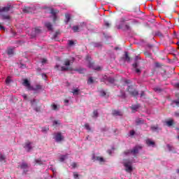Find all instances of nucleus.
<instances>
[{
	"label": "nucleus",
	"mask_w": 179,
	"mask_h": 179,
	"mask_svg": "<svg viewBox=\"0 0 179 179\" xmlns=\"http://www.w3.org/2000/svg\"><path fill=\"white\" fill-rule=\"evenodd\" d=\"M41 85H36V87H31V90H34V91H36V90H41Z\"/></svg>",
	"instance_id": "obj_25"
},
{
	"label": "nucleus",
	"mask_w": 179,
	"mask_h": 179,
	"mask_svg": "<svg viewBox=\"0 0 179 179\" xmlns=\"http://www.w3.org/2000/svg\"><path fill=\"white\" fill-rule=\"evenodd\" d=\"M66 157V156H65V155L61 156L60 158H59V162H64Z\"/></svg>",
	"instance_id": "obj_41"
},
{
	"label": "nucleus",
	"mask_w": 179,
	"mask_h": 179,
	"mask_svg": "<svg viewBox=\"0 0 179 179\" xmlns=\"http://www.w3.org/2000/svg\"><path fill=\"white\" fill-rule=\"evenodd\" d=\"M157 36H159L160 37H163V34H162V32L158 31L157 32Z\"/></svg>",
	"instance_id": "obj_57"
},
{
	"label": "nucleus",
	"mask_w": 179,
	"mask_h": 179,
	"mask_svg": "<svg viewBox=\"0 0 179 179\" xmlns=\"http://www.w3.org/2000/svg\"><path fill=\"white\" fill-rule=\"evenodd\" d=\"M150 130L152 132H159V131H162V127H159V124L152 125L150 127Z\"/></svg>",
	"instance_id": "obj_11"
},
{
	"label": "nucleus",
	"mask_w": 179,
	"mask_h": 179,
	"mask_svg": "<svg viewBox=\"0 0 179 179\" xmlns=\"http://www.w3.org/2000/svg\"><path fill=\"white\" fill-rule=\"evenodd\" d=\"M22 97L24 98V100H27V95H26V94H24L22 95Z\"/></svg>",
	"instance_id": "obj_62"
},
{
	"label": "nucleus",
	"mask_w": 179,
	"mask_h": 179,
	"mask_svg": "<svg viewBox=\"0 0 179 179\" xmlns=\"http://www.w3.org/2000/svg\"><path fill=\"white\" fill-rule=\"evenodd\" d=\"M154 90H155V92H157L158 93H160L162 91V88H160L159 87L154 88Z\"/></svg>",
	"instance_id": "obj_39"
},
{
	"label": "nucleus",
	"mask_w": 179,
	"mask_h": 179,
	"mask_svg": "<svg viewBox=\"0 0 179 179\" xmlns=\"http://www.w3.org/2000/svg\"><path fill=\"white\" fill-rule=\"evenodd\" d=\"M10 9V6H8L6 7H3L1 9H0V12H9Z\"/></svg>",
	"instance_id": "obj_22"
},
{
	"label": "nucleus",
	"mask_w": 179,
	"mask_h": 179,
	"mask_svg": "<svg viewBox=\"0 0 179 179\" xmlns=\"http://www.w3.org/2000/svg\"><path fill=\"white\" fill-rule=\"evenodd\" d=\"M124 27H125L126 30H129L131 29V27H129V24H126Z\"/></svg>",
	"instance_id": "obj_59"
},
{
	"label": "nucleus",
	"mask_w": 179,
	"mask_h": 179,
	"mask_svg": "<svg viewBox=\"0 0 179 179\" xmlns=\"http://www.w3.org/2000/svg\"><path fill=\"white\" fill-rule=\"evenodd\" d=\"M130 135L131 136H134V135H135V131H134V130L130 131Z\"/></svg>",
	"instance_id": "obj_60"
},
{
	"label": "nucleus",
	"mask_w": 179,
	"mask_h": 179,
	"mask_svg": "<svg viewBox=\"0 0 179 179\" xmlns=\"http://www.w3.org/2000/svg\"><path fill=\"white\" fill-rule=\"evenodd\" d=\"M146 145H148V146L155 147V141H152L150 139H147Z\"/></svg>",
	"instance_id": "obj_21"
},
{
	"label": "nucleus",
	"mask_w": 179,
	"mask_h": 179,
	"mask_svg": "<svg viewBox=\"0 0 179 179\" xmlns=\"http://www.w3.org/2000/svg\"><path fill=\"white\" fill-rule=\"evenodd\" d=\"M45 26L48 29V30H49L50 31H52L53 28H52V24H51V22H45Z\"/></svg>",
	"instance_id": "obj_16"
},
{
	"label": "nucleus",
	"mask_w": 179,
	"mask_h": 179,
	"mask_svg": "<svg viewBox=\"0 0 179 179\" xmlns=\"http://www.w3.org/2000/svg\"><path fill=\"white\" fill-rule=\"evenodd\" d=\"M155 65L156 68H162V64L159 62H155Z\"/></svg>",
	"instance_id": "obj_45"
},
{
	"label": "nucleus",
	"mask_w": 179,
	"mask_h": 179,
	"mask_svg": "<svg viewBox=\"0 0 179 179\" xmlns=\"http://www.w3.org/2000/svg\"><path fill=\"white\" fill-rule=\"evenodd\" d=\"M73 177H74L75 179L78 178L79 174H78V172H74L73 173Z\"/></svg>",
	"instance_id": "obj_47"
},
{
	"label": "nucleus",
	"mask_w": 179,
	"mask_h": 179,
	"mask_svg": "<svg viewBox=\"0 0 179 179\" xmlns=\"http://www.w3.org/2000/svg\"><path fill=\"white\" fill-rule=\"evenodd\" d=\"M142 149V146L141 145H136L132 150H131V155H137V153H139V150Z\"/></svg>",
	"instance_id": "obj_8"
},
{
	"label": "nucleus",
	"mask_w": 179,
	"mask_h": 179,
	"mask_svg": "<svg viewBox=\"0 0 179 179\" xmlns=\"http://www.w3.org/2000/svg\"><path fill=\"white\" fill-rule=\"evenodd\" d=\"M94 83V80H93V77H90L87 80V85H92Z\"/></svg>",
	"instance_id": "obj_28"
},
{
	"label": "nucleus",
	"mask_w": 179,
	"mask_h": 179,
	"mask_svg": "<svg viewBox=\"0 0 179 179\" xmlns=\"http://www.w3.org/2000/svg\"><path fill=\"white\" fill-rule=\"evenodd\" d=\"M136 125H141L145 124V120H143L142 118H137L136 120Z\"/></svg>",
	"instance_id": "obj_17"
},
{
	"label": "nucleus",
	"mask_w": 179,
	"mask_h": 179,
	"mask_svg": "<svg viewBox=\"0 0 179 179\" xmlns=\"http://www.w3.org/2000/svg\"><path fill=\"white\" fill-rule=\"evenodd\" d=\"M129 20H131V18H129V15L123 16L120 19L121 23H125V22H129Z\"/></svg>",
	"instance_id": "obj_15"
},
{
	"label": "nucleus",
	"mask_w": 179,
	"mask_h": 179,
	"mask_svg": "<svg viewBox=\"0 0 179 179\" xmlns=\"http://www.w3.org/2000/svg\"><path fill=\"white\" fill-rule=\"evenodd\" d=\"M51 107L52 110H53L54 111H58L59 110L58 106H57L55 103L52 104Z\"/></svg>",
	"instance_id": "obj_27"
},
{
	"label": "nucleus",
	"mask_w": 179,
	"mask_h": 179,
	"mask_svg": "<svg viewBox=\"0 0 179 179\" xmlns=\"http://www.w3.org/2000/svg\"><path fill=\"white\" fill-rule=\"evenodd\" d=\"M145 91H141V94H140V96H141V97H145Z\"/></svg>",
	"instance_id": "obj_54"
},
{
	"label": "nucleus",
	"mask_w": 179,
	"mask_h": 179,
	"mask_svg": "<svg viewBox=\"0 0 179 179\" xmlns=\"http://www.w3.org/2000/svg\"><path fill=\"white\" fill-rule=\"evenodd\" d=\"M50 13L53 15V22L55 23L57 22V13H59V10L52 8Z\"/></svg>",
	"instance_id": "obj_10"
},
{
	"label": "nucleus",
	"mask_w": 179,
	"mask_h": 179,
	"mask_svg": "<svg viewBox=\"0 0 179 179\" xmlns=\"http://www.w3.org/2000/svg\"><path fill=\"white\" fill-rule=\"evenodd\" d=\"M104 25L106 27H110L111 26V23H109L108 21L104 20Z\"/></svg>",
	"instance_id": "obj_38"
},
{
	"label": "nucleus",
	"mask_w": 179,
	"mask_h": 179,
	"mask_svg": "<svg viewBox=\"0 0 179 179\" xmlns=\"http://www.w3.org/2000/svg\"><path fill=\"white\" fill-rule=\"evenodd\" d=\"M165 123L167 127H173V125H174V120L173 119H171L168 121H166Z\"/></svg>",
	"instance_id": "obj_18"
},
{
	"label": "nucleus",
	"mask_w": 179,
	"mask_h": 179,
	"mask_svg": "<svg viewBox=\"0 0 179 179\" xmlns=\"http://www.w3.org/2000/svg\"><path fill=\"white\" fill-rule=\"evenodd\" d=\"M80 92V90H79V88H76L73 90V91L71 92V93H73V94L78 96L79 94V92Z\"/></svg>",
	"instance_id": "obj_24"
},
{
	"label": "nucleus",
	"mask_w": 179,
	"mask_h": 179,
	"mask_svg": "<svg viewBox=\"0 0 179 179\" xmlns=\"http://www.w3.org/2000/svg\"><path fill=\"white\" fill-rule=\"evenodd\" d=\"M22 85L23 86H25L26 87H27L28 90H31V85H30V82H29V80L24 79Z\"/></svg>",
	"instance_id": "obj_13"
},
{
	"label": "nucleus",
	"mask_w": 179,
	"mask_h": 179,
	"mask_svg": "<svg viewBox=\"0 0 179 179\" xmlns=\"http://www.w3.org/2000/svg\"><path fill=\"white\" fill-rule=\"evenodd\" d=\"M129 153H131V150H127L124 152V155L125 156H128V155H129Z\"/></svg>",
	"instance_id": "obj_43"
},
{
	"label": "nucleus",
	"mask_w": 179,
	"mask_h": 179,
	"mask_svg": "<svg viewBox=\"0 0 179 179\" xmlns=\"http://www.w3.org/2000/svg\"><path fill=\"white\" fill-rule=\"evenodd\" d=\"M7 54L9 57H12L14 54V52H13V49L12 48H8L7 50Z\"/></svg>",
	"instance_id": "obj_23"
},
{
	"label": "nucleus",
	"mask_w": 179,
	"mask_h": 179,
	"mask_svg": "<svg viewBox=\"0 0 179 179\" xmlns=\"http://www.w3.org/2000/svg\"><path fill=\"white\" fill-rule=\"evenodd\" d=\"M3 19L9 20V15H4L3 16Z\"/></svg>",
	"instance_id": "obj_63"
},
{
	"label": "nucleus",
	"mask_w": 179,
	"mask_h": 179,
	"mask_svg": "<svg viewBox=\"0 0 179 179\" xmlns=\"http://www.w3.org/2000/svg\"><path fill=\"white\" fill-rule=\"evenodd\" d=\"M141 107V105L139 103L136 104V105H131V113H136L138 111V109Z\"/></svg>",
	"instance_id": "obj_14"
},
{
	"label": "nucleus",
	"mask_w": 179,
	"mask_h": 179,
	"mask_svg": "<svg viewBox=\"0 0 179 179\" xmlns=\"http://www.w3.org/2000/svg\"><path fill=\"white\" fill-rule=\"evenodd\" d=\"M71 166H72L73 169H76V166H77L76 162H73V163L71 164Z\"/></svg>",
	"instance_id": "obj_56"
},
{
	"label": "nucleus",
	"mask_w": 179,
	"mask_h": 179,
	"mask_svg": "<svg viewBox=\"0 0 179 179\" xmlns=\"http://www.w3.org/2000/svg\"><path fill=\"white\" fill-rule=\"evenodd\" d=\"M41 62H42L43 65H44V64H47V59H45V58L42 59Z\"/></svg>",
	"instance_id": "obj_51"
},
{
	"label": "nucleus",
	"mask_w": 179,
	"mask_h": 179,
	"mask_svg": "<svg viewBox=\"0 0 179 179\" xmlns=\"http://www.w3.org/2000/svg\"><path fill=\"white\" fill-rule=\"evenodd\" d=\"M72 29H73V31L74 33H78V31H79V27H78V26H73V27H72Z\"/></svg>",
	"instance_id": "obj_32"
},
{
	"label": "nucleus",
	"mask_w": 179,
	"mask_h": 179,
	"mask_svg": "<svg viewBox=\"0 0 179 179\" xmlns=\"http://www.w3.org/2000/svg\"><path fill=\"white\" fill-rule=\"evenodd\" d=\"M24 149L27 150V152H30L33 147H31V143L30 141H27L24 145Z\"/></svg>",
	"instance_id": "obj_12"
},
{
	"label": "nucleus",
	"mask_w": 179,
	"mask_h": 179,
	"mask_svg": "<svg viewBox=\"0 0 179 179\" xmlns=\"http://www.w3.org/2000/svg\"><path fill=\"white\" fill-rule=\"evenodd\" d=\"M54 139L56 142H62V141H64V137L61 132H57L54 134Z\"/></svg>",
	"instance_id": "obj_6"
},
{
	"label": "nucleus",
	"mask_w": 179,
	"mask_h": 179,
	"mask_svg": "<svg viewBox=\"0 0 179 179\" xmlns=\"http://www.w3.org/2000/svg\"><path fill=\"white\" fill-rule=\"evenodd\" d=\"M65 17H66V22L68 23L69 20H71V15L69 14H66Z\"/></svg>",
	"instance_id": "obj_37"
},
{
	"label": "nucleus",
	"mask_w": 179,
	"mask_h": 179,
	"mask_svg": "<svg viewBox=\"0 0 179 179\" xmlns=\"http://www.w3.org/2000/svg\"><path fill=\"white\" fill-rule=\"evenodd\" d=\"M123 166H124L125 171H127V173H132V171L134 170L132 168V162L129 161V159H124Z\"/></svg>",
	"instance_id": "obj_1"
},
{
	"label": "nucleus",
	"mask_w": 179,
	"mask_h": 179,
	"mask_svg": "<svg viewBox=\"0 0 179 179\" xmlns=\"http://www.w3.org/2000/svg\"><path fill=\"white\" fill-rule=\"evenodd\" d=\"M94 47L100 48L101 47V44L100 43H94Z\"/></svg>",
	"instance_id": "obj_42"
},
{
	"label": "nucleus",
	"mask_w": 179,
	"mask_h": 179,
	"mask_svg": "<svg viewBox=\"0 0 179 179\" xmlns=\"http://www.w3.org/2000/svg\"><path fill=\"white\" fill-rule=\"evenodd\" d=\"M113 115H122L121 114V112L118 111V110H113V113H112Z\"/></svg>",
	"instance_id": "obj_30"
},
{
	"label": "nucleus",
	"mask_w": 179,
	"mask_h": 179,
	"mask_svg": "<svg viewBox=\"0 0 179 179\" xmlns=\"http://www.w3.org/2000/svg\"><path fill=\"white\" fill-rule=\"evenodd\" d=\"M174 115H175V117H176V118H179V113L178 112H175Z\"/></svg>",
	"instance_id": "obj_58"
},
{
	"label": "nucleus",
	"mask_w": 179,
	"mask_h": 179,
	"mask_svg": "<svg viewBox=\"0 0 179 179\" xmlns=\"http://www.w3.org/2000/svg\"><path fill=\"white\" fill-rule=\"evenodd\" d=\"M63 65H65L66 67L62 66L61 67V71H69V69H71L68 66H69L71 65V60H69V59H65L63 62Z\"/></svg>",
	"instance_id": "obj_2"
},
{
	"label": "nucleus",
	"mask_w": 179,
	"mask_h": 179,
	"mask_svg": "<svg viewBox=\"0 0 179 179\" xmlns=\"http://www.w3.org/2000/svg\"><path fill=\"white\" fill-rule=\"evenodd\" d=\"M5 160V156L0 153V162H3Z\"/></svg>",
	"instance_id": "obj_44"
},
{
	"label": "nucleus",
	"mask_w": 179,
	"mask_h": 179,
	"mask_svg": "<svg viewBox=\"0 0 179 179\" xmlns=\"http://www.w3.org/2000/svg\"><path fill=\"white\" fill-rule=\"evenodd\" d=\"M41 30L38 28H35V33L36 34H38V33H41Z\"/></svg>",
	"instance_id": "obj_48"
},
{
	"label": "nucleus",
	"mask_w": 179,
	"mask_h": 179,
	"mask_svg": "<svg viewBox=\"0 0 179 179\" xmlns=\"http://www.w3.org/2000/svg\"><path fill=\"white\" fill-rule=\"evenodd\" d=\"M89 68H93L94 71H100V69H101V68L99 66L96 67H93V64L92 63L89 64Z\"/></svg>",
	"instance_id": "obj_26"
},
{
	"label": "nucleus",
	"mask_w": 179,
	"mask_h": 179,
	"mask_svg": "<svg viewBox=\"0 0 179 179\" xmlns=\"http://www.w3.org/2000/svg\"><path fill=\"white\" fill-rule=\"evenodd\" d=\"M31 106L34 107V111H36V113H40V111H41V107L36 106H37V100H36V99L31 100Z\"/></svg>",
	"instance_id": "obj_5"
},
{
	"label": "nucleus",
	"mask_w": 179,
	"mask_h": 179,
	"mask_svg": "<svg viewBox=\"0 0 179 179\" xmlns=\"http://www.w3.org/2000/svg\"><path fill=\"white\" fill-rule=\"evenodd\" d=\"M173 103L176 104L178 107H179V101H173Z\"/></svg>",
	"instance_id": "obj_61"
},
{
	"label": "nucleus",
	"mask_w": 179,
	"mask_h": 179,
	"mask_svg": "<svg viewBox=\"0 0 179 179\" xmlns=\"http://www.w3.org/2000/svg\"><path fill=\"white\" fill-rule=\"evenodd\" d=\"M138 67H139V64L138 62L133 64V68H134L136 73L141 75L142 71L141 70V69H138Z\"/></svg>",
	"instance_id": "obj_9"
},
{
	"label": "nucleus",
	"mask_w": 179,
	"mask_h": 179,
	"mask_svg": "<svg viewBox=\"0 0 179 179\" xmlns=\"http://www.w3.org/2000/svg\"><path fill=\"white\" fill-rule=\"evenodd\" d=\"M68 45L69 47H73V45H75V42L72 40H69Z\"/></svg>",
	"instance_id": "obj_33"
},
{
	"label": "nucleus",
	"mask_w": 179,
	"mask_h": 179,
	"mask_svg": "<svg viewBox=\"0 0 179 179\" xmlns=\"http://www.w3.org/2000/svg\"><path fill=\"white\" fill-rule=\"evenodd\" d=\"M22 12H24V13H31L32 10L30 7H24L22 10Z\"/></svg>",
	"instance_id": "obj_19"
},
{
	"label": "nucleus",
	"mask_w": 179,
	"mask_h": 179,
	"mask_svg": "<svg viewBox=\"0 0 179 179\" xmlns=\"http://www.w3.org/2000/svg\"><path fill=\"white\" fill-rule=\"evenodd\" d=\"M92 160L93 162H96V160H97V157H96L94 154L92 155Z\"/></svg>",
	"instance_id": "obj_53"
},
{
	"label": "nucleus",
	"mask_w": 179,
	"mask_h": 179,
	"mask_svg": "<svg viewBox=\"0 0 179 179\" xmlns=\"http://www.w3.org/2000/svg\"><path fill=\"white\" fill-rule=\"evenodd\" d=\"M58 34H59V31H56L55 34H54L53 38H55V40L57 37H58Z\"/></svg>",
	"instance_id": "obj_49"
},
{
	"label": "nucleus",
	"mask_w": 179,
	"mask_h": 179,
	"mask_svg": "<svg viewBox=\"0 0 179 179\" xmlns=\"http://www.w3.org/2000/svg\"><path fill=\"white\" fill-rule=\"evenodd\" d=\"M92 117L93 118H97V117H99V112H97V110H94Z\"/></svg>",
	"instance_id": "obj_36"
},
{
	"label": "nucleus",
	"mask_w": 179,
	"mask_h": 179,
	"mask_svg": "<svg viewBox=\"0 0 179 179\" xmlns=\"http://www.w3.org/2000/svg\"><path fill=\"white\" fill-rule=\"evenodd\" d=\"M30 167V165L26 162H22L21 164L18 165L17 169H21V170H23L24 173H27L29 170H27Z\"/></svg>",
	"instance_id": "obj_4"
},
{
	"label": "nucleus",
	"mask_w": 179,
	"mask_h": 179,
	"mask_svg": "<svg viewBox=\"0 0 179 179\" xmlns=\"http://www.w3.org/2000/svg\"><path fill=\"white\" fill-rule=\"evenodd\" d=\"M167 148L170 152H171V150H173V146H171L169 144L167 145Z\"/></svg>",
	"instance_id": "obj_52"
},
{
	"label": "nucleus",
	"mask_w": 179,
	"mask_h": 179,
	"mask_svg": "<svg viewBox=\"0 0 179 179\" xmlns=\"http://www.w3.org/2000/svg\"><path fill=\"white\" fill-rule=\"evenodd\" d=\"M107 82H108V83H110L111 85H114V83H115L116 80L115 79H114V78H111V77H108L106 78Z\"/></svg>",
	"instance_id": "obj_20"
},
{
	"label": "nucleus",
	"mask_w": 179,
	"mask_h": 179,
	"mask_svg": "<svg viewBox=\"0 0 179 179\" xmlns=\"http://www.w3.org/2000/svg\"><path fill=\"white\" fill-rule=\"evenodd\" d=\"M85 128H86V129H87V131H92V129L90 128V126L89 125V124L86 123V124H85Z\"/></svg>",
	"instance_id": "obj_40"
},
{
	"label": "nucleus",
	"mask_w": 179,
	"mask_h": 179,
	"mask_svg": "<svg viewBox=\"0 0 179 179\" xmlns=\"http://www.w3.org/2000/svg\"><path fill=\"white\" fill-rule=\"evenodd\" d=\"M125 60L127 62H129L131 61V57H129V55H128L127 52H125Z\"/></svg>",
	"instance_id": "obj_31"
},
{
	"label": "nucleus",
	"mask_w": 179,
	"mask_h": 179,
	"mask_svg": "<svg viewBox=\"0 0 179 179\" xmlns=\"http://www.w3.org/2000/svg\"><path fill=\"white\" fill-rule=\"evenodd\" d=\"M96 160L100 163H103L104 158H103V157H96Z\"/></svg>",
	"instance_id": "obj_35"
},
{
	"label": "nucleus",
	"mask_w": 179,
	"mask_h": 179,
	"mask_svg": "<svg viewBox=\"0 0 179 179\" xmlns=\"http://www.w3.org/2000/svg\"><path fill=\"white\" fill-rule=\"evenodd\" d=\"M144 55L147 57V58H152V53L149 52H144Z\"/></svg>",
	"instance_id": "obj_34"
},
{
	"label": "nucleus",
	"mask_w": 179,
	"mask_h": 179,
	"mask_svg": "<svg viewBox=\"0 0 179 179\" xmlns=\"http://www.w3.org/2000/svg\"><path fill=\"white\" fill-rule=\"evenodd\" d=\"M12 82V79H10V76H8L6 79V85H10Z\"/></svg>",
	"instance_id": "obj_29"
},
{
	"label": "nucleus",
	"mask_w": 179,
	"mask_h": 179,
	"mask_svg": "<svg viewBox=\"0 0 179 179\" xmlns=\"http://www.w3.org/2000/svg\"><path fill=\"white\" fill-rule=\"evenodd\" d=\"M174 87H176V89H179V83H176L174 84Z\"/></svg>",
	"instance_id": "obj_55"
},
{
	"label": "nucleus",
	"mask_w": 179,
	"mask_h": 179,
	"mask_svg": "<svg viewBox=\"0 0 179 179\" xmlns=\"http://www.w3.org/2000/svg\"><path fill=\"white\" fill-rule=\"evenodd\" d=\"M159 72L161 73V75H162L163 78H167L171 77V73H167V71L164 69H160Z\"/></svg>",
	"instance_id": "obj_7"
},
{
	"label": "nucleus",
	"mask_w": 179,
	"mask_h": 179,
	"mask_svg": "<svg viewBox=\"0 0 179 179\" xmlns=\"http://www.w3.org/2000/svg\"><path fill=\"white\" fill-rule=\"evenodd\" d=\"M59 121H58V120H55L54 122H53V125H59Z\"/></svg>",
	"instance_id": "obj_50"
},
{
	"label": "nucleus",
	"mask_w": 179,
	"mask_h": 179,
	"mask_svg": "<svg viewBox=\"0 0 179 179\" xmlns=\"http://www.w3.org/2000/svg\"><path fill=\"white\" fill-rule=\"evenodd\" d=\"M35 163L36 164H41V159H35Z\"/></svg>",
	"instance_id": "obj_46"
},
{
	"label": "nucleus",
	"mask_w": 179,
	"mask_h": 179,
	"mask_svg": "<svg viewBox=\"0 0 179 179\" xmlns=\"http://www.w3.org/2000/svg\"><path fill=\"white\" fill-rule=\"evenodd\" d=\"M127 92H129V94H131V96H133V97H136V96L139 94V92L136 90H135L132 86L128 87Z\"/></svg>",
	"instance_id": "obj_3"
},
{
	"label": "nucleus",
	"mask_w": 179,
	"mask_h": 179,
	"mask_svg": "<svg viewBox=\"0 0 179 179\" xmlns=\"http://www.w3.org/2000/svg\"><path fill=\"white\" fill-rule=\"evenodd\" d=\"M101 96H106V92L102 91L101 92Z\"/></svg>",
	"instance_id": "obj_64"
}]
</instances>
